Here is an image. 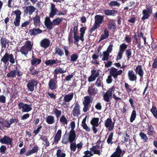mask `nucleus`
<instances>
[{"label":"nucleus","mask_w":157,"mask_h":157,"mask_svg":"<svg viewBox=\"0 0 157 157\" xmlns=\"http://www.w3.org/2000/svg\"><path fill=\"white\" fill-rule=\"evenodd\" d=\"M32 104L28 105L25 104L22 112H28L32 110V108L31 107Z\"/></svg>","instance_id":"nucleus-37"},{"label":"nucleus","mask_w":157,"mask_h":157,"mask_svg":"<svg viewBox=\"0 0 157 157\" xmlns=\"http://www.w3.org/2000/svg\"><path fill=\"white\" fill-rule=\"evenodd\" d=\"M61 61L58 60L56 59H46L45 63L47 66H50L52 67L54 64H59L60 65L61 63Z\"/></svg>","instance_id":"nucleus-12"},{"label":"nucleus","mask_w":157,"mask_h":157,"mask_svg":"<svg viewBox=\"0 0 157 157\" xmlns=\"http://www.w3.org/2000/svg\"><path fill=\"white\" fill-rule=\"evenodd\" d=\"M123 72L121 70L118 71V69L114 67L110 68L109 70V74L116 80L117 79L118 76L121 75Z\"/></svg>","instance_id":"nucleus-3"},{"label":"nucleus","mask_w":157,"mask_h":157,"mask_svg":"<svg viewBox=\"0 0 157 157\" xmlns=\"http://www.w3.org/2000/svg\"><path fill=\"white\" fill-rule=\"evenodd\" d=\"M108 27L110 30H115L116 28V23L113 20H110L108 25Z\"/></svg>","instance_id":"nucleus-31"},{"label":"nucleus","mask_w":157,"mask_h":157,"mask_svg":"<svg viewBox=\"0 0 157 157\" xmlns=\"http://www.w3.org/2000/svg\"><path fill=\"white\" fill-rule=\"evenodd\" d=\"M103 57L101 59L103 61L105 60L108 61L109 59V54L107 53L106 52H103Z\"/></svg>","instance_id":"nucleus-55"},{"label":"nucleus","mask_w":157,"mask_h":157,"mask_svg":"<svg viewBox=\"0 0 157 157\" xmlns=\"http://www.w3.org/2000/svg\"><path fill=\"white\" fill-rule=\"evenodd\" d=\"M42 128V126H41V124H40L38 125V127L36 129L33 131V133L34 134L35 136L37 135L40 132Z\"/></svg>","instance_id":"nucleus-59"},{"label":"nucleus","mask_w":157,"mask_h":157,"mask_svg":"<svg viewBox=\"0 0 157 157\" xmlns=\"http://www.w3.org/2000/svg\"><path fill=\"white\" fill-rule=\"evenodd\" d=\"M91 102V97L87 96L84 97V100L83 103L90 105Z\"/></svg>","instance_id":"nucleus-51"},{"label":"nucleus","mask_w":157,"mask_h":157,"mask_svg":"<svg viewBox=\"0 0 157 157\" xmlns=\"http://www.w3.org/2000/svg\"><path fill=\"white\" fill-rule=\"evenodd\" d=\"M87 91L89 94L91 96L97 94L98 90L97 88L94 87L93 86H91L88 87Z\"/></svg>","instance_id":"nucleus-25"},{"label":"nucleus","mask_w":157,"mask_h":157,"mask_svg":"<svg viewBox=\"0 0 157 157\" xmlns=\"http://www.w3.org/2000/svg\"><path fill=\"white\" fill-rule=\"evenodd\" d=\"M58 12V9L56 7L55 5L53 3L51 4L50 8V11L49 14V17L50 18H53Z\"/></svg>","instance_id":"nucleus-11"},{"label":"nucleus","mask_w":157,"mask_h":157,"mask_svg":"<svg viewBox=\"0 0 157 157\" xmlns=\"http://www.w3.org/2000/svg\"><path fill=\"white\" fill-rule=\"evenodd\" d=\"M83 104L84 105V107L83 109V111L86 112L89 109L90 105L88 104H86L83 103Z\"/></svg>","instance_id":"nucleus-64"},{"label":"nucleus","mask_w":157,"mask_h":157,"mask_svg":"<svg viewBox=\"0 0 157 157\" xmlns=\"http://www.w3.org/2000/svg\"><path fill=\"white\" fill-rule=\"evenodd\" d=\"M120 5V4L119 2L115 1H111L109 4V6L111 7L114 6L119 7Z\"/></svg>","instance_id":"nucleus-56"},{"label":"nucleus","mask_w":157,"mask_h":157,"mask_svg":"<svg viewBox=\"0 0 157 157\" xmlns=\"http://www.w3.org/2000/svg\"><path fill=\"white\" fill-rule=\"evenodd\" d=\"M74 96V93H71V94H69L65 95L64 97L63 101L64 102L62 103L63 105L66 104L65 103L69 102L73 99Z\"/></svg>","instance_id":"nucleus-23"},{"label":"nucleus","mask_w":157,"mask_h":157,"mask_svg":"<svg viewBox=\"0 0 157 157\" xmlns=\"http://www.w3.org/2000/svg\"><path fill=\"white\" fill-rule=\"evenodd\" d=\"M99 27L94 23L93 26L90 29V30L89 31L90 33H92L96 29L98 28Z\"/></svg>","instance_id":"nucleus-63"},{"label":"nucleus","mask_w":157,"mask_h":157,"mask_svg":"<svg viewBox=\"0 0 157 157\" xmlns=\"http://www.w3.org/2000/svg\"><path fill=\"white\" fill-rule=\"evenodd\" d=\"M61 130L59 129L57 131L54 137L53 142L52 144H56L58 143L59 141H60L61 137Z\"/></svg>","instance_id":"nucleus-21"},{"label":"nucleus","mask_w":157,"mask_h":157,"mask_svg":"<svg viewBox=\"0 0 157 157\" xmlns=\"http://www.w3.org/2000/svg\"><path fill=\"white\" fill-rule=\"evenodd\" d=\"M40 139L43 141L45 142V146L46 147H48L49 146L50 143L48 140V138L46 136H43L42 137L40 138Z\"/></svg>","instance_id":"nucleus-42"},{"label":"nucleus","mask_w":157,"mask_h":157,"mask_svg":"<svg viewBox=\"0 0 157 157\" xmlns=\"http://www.w3.org/2000/svg\"><path fill=\"white\" fill-rule=\"evenodd\" d=\"M147 129L148 130L147 134L149 136L152 135L155 133L154 127L151 124H150L148 126Z\"/></svg>","instance_id":"nucleus-35"},{"label":"nucleus","mask_w":157,"mask_h":157,"mask_svg":"<svg viewBox=\"0 0 157 157\" xmlns=\"http://www.w3.org/2000/svg\"><path fill=\"white\" fill-rule=\"evenodd\" d=\"M136 74L140 76V78H142L144 75V71L141 65H138L134 69Z\"/></svg>","instance_id":"nucleus-20"},{"label":"nucleus","mask_w":157,"mask_h":157,"mask_svg":"<svg viewBox=\"0 0 157 157\" xmlns=\"http://www.w3.org/2000/svg\"><path fill=\"white\" fill-rule=\"evenodd\" d=\"M143 16L141 18V20L144 21L145 20L148 19L150 17L151 13L148 12L146 10H144L142 11Z\"/></svg>","instance_id":"nucleus-34"},{"label":"nucleus","mask_w":157,"mask_h":157,"mask_svg":"<svg viewBox=\"0 0 157 157\" xmlns=\"http://www.w3.org/2000/svg\"><path fill=\"white\" fill-rule=\"evenodd\" d=\"M80 105L78 102H76L75 104L73 110V116L76 117L80 114Z\"/></svg>","instance_id":"nucleus-17"},{"label":"nucleus","mask_w":157,"mask_h":157,"mask_svg":"<svg viewBox=\"0 0 157 157\" xmlns=\"http://www.w3.org/2000/svg\"><path fill=\"white\" fill-rule=\"evenodd\" d=\"M9 41L6 38L1 37L0 39V43L1 45L2 48H5L6 47V45H8Z\"/></svg>","instance_id":"nucleus-28"},{"label":"nucleus","mask_w":157,"mask_h":157,"mask_svg":"<svg viewBox=\"0 0 157 157\" xmlns=\"http://www.w3.org/2000/svg\"><path fill=\"white\" fill-rule=\"evenodd\" d=\"M55 54L62 56L64 54L63 51L59 47H56L55 49Z\"/></svg>","instance_id":"nucleus-33"},{"label":"nucleus","mask_w":157,"mask_h":157,"mask_svg":"<svg viewBox=\"0 0 157 157\" xmlns=\"http://www.w3.org/2000/svg\"><path fill=\"white\" fill-rule=\"evenodd\" d=\"M50 41L48 38H44L41 40L40 43V45L42 48L47 49L50 46Z\"/></svg>","instance_id":"nucleus-13"},{"label":"nucleus","mask_w":157,"mask_h":157,"mask_svg":"<svg viewBox=\"0 0 157 157\" xmlns=\"http://www.w3.org/2000/svg\"><path fill=\"white\" fill-rule=\"evenodd\" d=\"M109 32L106 28L104 30V33L101 36L100 40H99L98 42H100L102 40L107 38L109 36Z\"/></svg>","instance_id":"nucleus-32"},{"label":"nucleus","mask_w":157,"mask_h":157,"mask_svg":"<svg viewBox=\"0 0 157 157\" xmlns=\"http://www.w3.org/2000/svg\"><path fill=\"white\" fill-rule=\"evenodd\" d=\"M103 98L105 101L108 102L107 104L110 105V102L111 99V97L112 96L109 94L108 93L104 92L103 93Z\"/></svg>","instance_id":"nucleus-29"},{"label":"nucleus","mask_w":157,"mask_h":157,"mask_svg":"<svg viewBox=\"0 0 157 157\" xmlns=\"http://www.w3.org/2000/svg\"><path fill=\"white\" fill-rule=\"evenodd\" d=\"M29 70L30 72V74L32 75L38 76L40 72V71L37 69H34V66H31L29 68Z\"/></svg>","instance_id":"nucleus-30"},{"label":"nucleus","mask_w":157,"mask_h":157,"mask_svg":"<svg viewBox=\"0 0 157 157\" xmlns=\"http://www.w3.org/2000/svg\"><path fill=\"white\" fill-rule=\"evenodd\" d=\"M12 13H14L16 16L13 21V24L16 27H18L20 25V21L21 19V12L19 10H18L13 11Z\"/></svg>","instance_id":"nucleus-5"},{"label":"nucleus","mask_w":157,"mask_h":157,"mask_svg":"<svg viewBox=\"0 0 157 157\" xmlns=\"http://www.w3.org/2000/svg\"><path fill=\"white\" fill-rule=\"evenodd\" d=\"M131 86L128 84L126 82H125L124 87L127 92L128 93H130V92H132V90L131 88H130Z\"/></svg>","instance_id":"nucleus-58"},{"label":"nucleus","mask_w":157,"mask_h":157,"mask_svg":"<svg viewBox=\"0 0 157 157\" xmlns=\"http://www.w3.org/2000/svg\"><path fill=\"white\" fill-rule=\"evenodd\" d=\"M132 54V50L131 49H128L126 50L125 55L128 59H129L131 57Z\"/></svg>","instance_id":"nucleus-57"},{"label":"nucleus","mask_w":157,"mask_h":157,"mask_svg":"<svg viewBox=\"0 0 157 157\" xmlns=\"http://www.w3.org/2000/svg\"><path fill=\"white\" fill-rule=\"evenodd\" d=\"M76 136L69 133L68 138H67L65 134L63 136L62 143L63 144H66L69 142H73L75 140Z\"/></svg>","instance_id":"nucleus-4"},{"label":"nucleus","mask_w":157,"mask_h":157,"mask_svg":"<svg viewBox=\"0 0 157 157\" xmlns=\"http://www.w3.org/2000/svg\"><path fill=\"white\" fill-rule=\"evenodd\" d=\"M65 19L62 17H58L52 21L54 25H58L60 24L63 20Z\"/></svg>","instance_id":"nucleus-36"},{"label":"nucleus","mask_w":157,"mask_h":157,"mask_svg":"<svg viewBox=\"0 0 157 157\" xmlns=\"http://www.w3.org/2000/svg\"><path fill=\"white\" fill-rule=\"evenodd\" d=\"M43 31L39 28H34L29 30V33L31 36H35L41 33Z\"/></svg>","instance_id":"nucleus-16"},{"label":"nucleus","mask_w":157,"mask_h":157,"mask_svg":"<svg viewBox=\"0 0 157 157\" xmlns=\"http://www.w3.org/2000/svg\"><path fill=\"white\" fill-rule=\"evenodd\" d=\"M139 135L144 142H146L147 141L148 138L146 134L143 133L142 132H140L139 134Z\"/></svg>","instance_id":"nucleus-49"},{"label":"nucleus","mask_w":157,"mask_h":157,"mask_svg":"<svg viewBox=\"0 0 157 157\" xmlns=\"http://www.w3.org/2000/svg\"><path fill=\"white\" fill-rule=\"evenodd\" d=\"M46 122L49 124H52L54 123V117L53 116H48L46 119Z\"/></svg>","instance_id":"nucleus-40"},{"label":"nucleus","mask_w":157,"mask_h":157,"mask_svg":"<svg viewBox=\"0 0 157 157\" xmlns=\"http://www.w3.org/2000/svg\"><path fill=\"white\" fill-rule=\"evenodd\" d=\"M60 121L63 124H67L68 122V121L64 115H63L60 118Z\"/></svg>","instance_id":"nucleus-54"},{"label":"nucleus","mask_w":157,"mask_h":157,"mask_svg":"<svg viewBox=\"0 0 157 157\" xmlns=\"http://www.w3.org/2000/svg\"><path fill=\"white\" fill-rule=\"evenodd\" d=\"M38 82L34 79L30 80L28 83L27 87L29 91L33 92L34 89V86H37Z\"/></svg>","instance_id":"nucleus-9"},{"label":"nucleus","mask_w":157,"mask_h":157,"mask_svg":"<svg viewBox=\"0 0 157 157\" xmlns=\"http://www.w3.org/2000/svg\"><path fill=\"white\" fill-rule=\"evenodd\" d=\"M52 113L54 114L56 117L58 119L61 115L62 111L60 110H59L56 108H54L53 109Z\"/></svg>","instance_id":"nucleus-38"},{"label":"nucleus","mask_w":157,"mask_h":157,"mask_svg":"<svg viewBox=\"0 0 157 157\" xmlns=\"http://www.w3.org/2000/svg\"><path fill=\"white\" fill-rule=\"evenodd\" d=\"M115 90L114 86H112L106 92V93L111 95H112L113 92Z\"/></svg>","instance_id":"nucleus-62"},{"label":"nucleus","mask_w":157,"mask_h":157,"mask_svg":"<svg viewBox=\"0 0 157 157\" xmlns=\"http://www.w3.org/2000/svg\"><path fill=\"white\" fill-rule=\"evenodd\" d=\"M17 67H16L15 70H13L11 71L6 75V76L8 78H13L16 77L17 75L18 77H21L23 75V73L19 70H17Z\"/></svg>","instance_id":"nucleus-6"},{"label":"nucleus","mask_w":157,"mask_h":157,"mask_svg":"<svg viewBox=\"0 0 157 157\" xmlns=\"http://www.w3.org/2000/svg\"><path fill=\"white\" fill-rule=\"evenodd\" d=\"M103 79L102 77H100L98 78L95 82V84L98 86L100 87L101 86V84H102V80Z\"/></svg>","instance_id":"nucleus-50"},{"label":"nucleus","mask_w":157,"mask_h":157,"mask_svg":"<svg viewBox=\"0 0 157 157\" xmlns=\"http://www.w3.org/2000/svg\"><path fill=\"white\" fill-rule=\"evenodd\" d=\"M115 122H113L111 118H108L105 121L104 125L105 127L108 128L109 131L113 130L114 127Z\"/></svg>","instance_id":"nucleus-10"},{"label":"nucleus","mask_w":157,"mask_h":157,"mask_svg":"<svg viewBox=\"0 0 157 157\" xmlns=\"http://www.w3.org/2000/svg\"><path fill=\"white\" fill-rule=\"evenodd\" d=\"M122 150L120 146H118L116 149L115 151L113 153L111 157H121Z\"/></svg>","instance_id":"nucleus-26"},{"label":"nucleus","mask_w":157,"mask_h":157,"mask_svg":"<svg viewBox=\"0 0 157 157\" xmlns=\"http://www.w3.org/2000/svg\"><path fill=\"white\" fill-rule=\"evenodd\" d=\"M128 76L129 79L131 81H136L137 79L136 74H135L132 70L128 71Z\"/></svg>","instance_id":"nucleus-19"},{"label":"nucleus","mask_w":157,"mask_h":157,"mask_svg":"<svg viewBox=\"0 0 157 157\" xmlns=\"http://www.w3.org/2000/svg\"><path fill=\"white\" fill-rule=\"evenodd\" d=\"M136 116V111L135 110L132 111L131 115L130 118V121L131 122H132L135 119Z\"/></svg>","instance_id":"nucleus-46"},{"label":"nucleus","mask_w":157,"mask_h":157,"mask_svg":"<svg viewBox=\"0 0 157 157\" xmlns=\"http://www.w3.org/2000/svg\"><path fill=\"white\" fill-rule=\"evenodd\" d=\"M78 58V56L76 53L72 54L70 56V61L71 62H74L77 60Z\"/></svg>","instance_id":"nucleus-43"},{"label":"nucleus","mask_w":157,"mask_h":157,"mask_svg":"<svg viewBox=\"0 0 157 157\" xmlns=\"http://www.w3.org/2000/svg\"><path fill=\"white\" fill-rule=\"evenodd\" d=\"M118 12V11L115 10L106 9L104 11V13L106 16H115Z\"/></svg>","instance_id":"nucleus-22"},{"label":"nucleus","mask_w":157,"mask_h":157,"mask_svg":"<svg viewBox=\"0 0 157 157\" xmlns=\"http://www.w3.org/2000/svg\"><path fill=\"white\" fill-rule=\"evenodd\" d=\"M150 111L152 113L154 116L156 118H157V109L155 106H152L150 109Z\"/></svg>","instance_id":"nucleus-44"},{"label":"nucleus","mask_w":157,"mask_h":157,"mask_svg":"<svg viewBox=\"0 0 157 157\" xmlns=\"http://www.w3.org/2000/svg\"><path fill=\"white\" fill-rule=\"evenodd\" d=\"M32 66L37 65L40 64L41 62L40 58H37L34 56L33 53L31 59L30 60Z\"/></svg>","instance_id":"nucleus-18"},{"label":"nucleus","mask_w":157,"mask_h":157,"mask_svg":"<svg viewBox=\"0 0 157 157\" xmlns=\"http://www.w3.org/2000/svg\"><path fill=\"white\" fill-rule=\"evenodd\" d=\"M99 118L97 117H94L92 118L90 121V124L92 126H96L97 127L99 126L98 122Z\"/></svg>","instance_id":"nucleus-39"},{"label":"nucleus","mask_w":157,"mask_h":157,"mask_svg":"<svg viewBox=\"0 0 157 157\" xmlns=\"http://www.w3.org/2000/svg\"><path fill=\"white\" fill-rule=\"evenodd\" d=\"M12 124L10 119L9 120H6L4 121V127L6 128H10L11 127V125Z\"/></svg>","instance_id":"nucleus-45"},{"label":"nucleus","mask_w":157,"mask_h":157,"mask_svg":"<svg viewBox=\"0 0 157 157\" xmlns=\"http://www.w3.org/2000/svg\"><path fill=\"white\" fill-rule=\"evenodd\" d=\"M33 45V43L31 41H26L25 42L24 45L20 49L19 52L22 55L27 57L29 52H30L32 50Z\"/></svg>","instance_id":"nucleus-1"},{"label":"nucleus","mask_w":157,"mask_h":157,"mask_svg":"<svg viewBox=\"0 0 157 157\" xmlns=\"http://www.w3.org/2000/svg\"><path fill=\"white\" fill-rule=\"evenodd\" d=\"M44 25L49 30L52 29L53 28V25H54L52 21L51 22L45 24Z\"/></svg>","instance_id":"nucleus-61"},{"label":"nucleus","mask_w":157,"mask_h":157,"mask_svg":"<svg viewBox=\"0 0 157 157\" xmlns=\"http://www.w3.org/2000/svg\"><path fill=\"white\" fill-rule=\"evenodd\" d=\"M70 146V149L71 151H76L77 148V145L76 143H71Z\"/></svg>","instance_id":"nucleus-60"},{"label":"nucleus","mask_w":157,"mask_h":157,"mask_svg":"<svg viewBox=\"0 0 157 157\" xmlns=\"http://www.w3.org/2000/svg\"><path fill=\"white\" fill-rule=\"evenodd\" d=\"M39 149L38 147L36 145H35L32 149L30 150H29L28 151L25 155L26 156H28L31 155L37 152Z\"/></svg>","instance_id":"nucleus-27"},{"label":"nucleus","mask_w":157,"mask_h":157,"mask_svg":"<svg viewBox=\"0 0 157 157\" xmlns=\"http://www.w3.org/2000/svg\"><path fill=\"white\" fill-rule=\"evenodd\" d=\"M54 77L55 78L51 79L49 80L48 84L49 88L51 90H55L57 87L56 81L57 77L56 75H54Z\"/></svg>","instance_id":"nucleus-8"},{"label":"nucleus","mask_w":157,"mask_h":157,"mask_svg":"<svg viewBox=\"0 0 157 157\" xmlns=\"http://www.w3.org/2000/svg\"><path fill=\"white\" fill-rule=\"evenodd\" d=\"M36 10V9L33 6H28L25 7L24 12L26 14L31 15Z\"/></svg>","instance_id":"nucleus-15"},{"label":"nucleus","mask_w":157,"mask_h":157,"mask_svg":"<svg viewBox=\"0 0 157 157\" xmlns=\"http://www.w3.org/2000/svg\"><path fill=\"white\" fill-rule=\"evenodd\" d=\"M113 132H111L110 134L108 136V138L107 140V142L109 144H113L112 142V140L113 139Z\"/></svg>","instance_id":"nucleus-48"},{"label":"nucleus","mask_w":157,"mask_h":157,"mask_svg":"<svg viewBox=\"0 0 157 157\" xmlns=\"http://www.w3.org/2000/svg\"><path fill=\"white\" fill-rule=\"evenodd\" d=\"M66 72V70H63L61 68H59L58 69H56L54 70V73L56 74H63Z\"/></svg>","instance_id":"nucleus-47"},{"label":"nucleus","mask_w":157,"mask_h":157,"mask_svg":"<svg viewBox=\"0 0 157 157\" xmlns=\"http://www.w3.org/2000/svg\"><path fill=\"white\" fill-rule=\"evenodd\" d=\"M13 139L9 136L5 135L0 139V142L2 144L10 145L11 147H13Z\"/></svg>","instance_id":"nucleus-7"},{"label":"nucleus","mask_w":157,"mask_h":157,"mask_svg":"<svg viewBox=\"0 0 157 157\" xmlns=\"http://www.w3.org/2000/svg\"><path fill=\"white\" fill-rule=\"evenodd\" d=\"M62 151L60 149H58L57 151L56 156L57 157H65L66 155L65 153H61Z\"/></svg>","instance_id":"nucleus-52"},{"label":"nucleus","mask_w":157,"mask_h":157,"mask_svg":"<svg viewBox=\"0 0 157 157\" xmlns=\"http://www.w3.org/2000/svg\"><path fill=\"white\" fill-rule=\"evenodd\" d=\"M9 61L10 63L13 64L15 62V59L14 58L13 55L12 54H9L7 52L6 53L1 59V61L3 62L5 65ZM5 70L7 69V66L6 65H4Z\"/></svg>","instance_id":"nucleus-2"},{"label":"nucleus","mask_w":157,"mask_h":157,"mask_svg":"<svg viewBox=\"0 0 157 157\" xmlns=\"http://www.w3.org/2000/svg\"><path fill=\"white\" fill-rule=\"evenodd\" d=\"M70 125L71 126V130L69 132V133L76 136L75 132L74 130V129L75 127V122L74 121H72Z\"/></svg>","instance_id":"nucleus-41"},{"label":"nucleus","mask_w":157,"mask_h":157,"mask_svg":"<svg viewBox=\"0 0 157 157\" xmlns=\"http://www.w3.org/2000/svg\"><path fill=\"white\" fill-rule=\"evenodd\" d=\"M40 18V17L38 15L37 13L34 17L32 18L33 21L34 25L35 27H37L40 26L41 23Z\"/></svg>","instance_id":"nucleus-24"},{"label":"nucleus","mask_w":157,"mask_h":157,"mask_svg":"<svg viewBox=\"0 0 157 157\" xmlns=\"http://www.w3.org/2000/svg\"><path fill=\"white\" fill-rule=\"evenodd\" d=\"M94 24L100 27L101 24L104 21V16L97 15L94 17Z\"/></svg>","instance_id":"nucleus-14"},{"label":"nucleus","mask_w":157,"mask_h":157,"mask_svg":"<svg viewBox=\"0 0 157 157\" xmlns=\"http://www.w3.org/2000/svg\"><path fill=\"white\" fill-rule=\"evenodd\" d=\"M127 45L126 44L123 43L120 45L119 50L120 51L124 52L127 48Z\"/></svg>","instance_id":"nucleus-53"}]
</instances>
